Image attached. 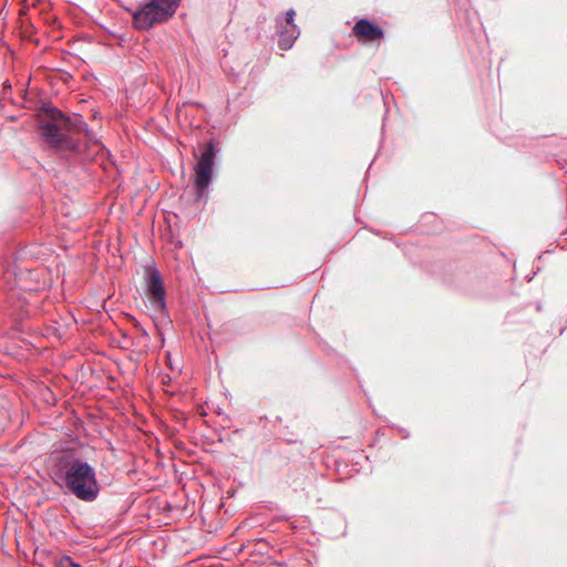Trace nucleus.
Listing matches in <instances>:
<instances>
[{
	"mask_svg": "<svg viewBox=\"0 0 567 567\" xmlns=\"http://www.w3.org/2000/svg\"><path fill=\"white\" fill-rule=\"evenodd\" d=\"M214 162L215 148L213 143L208 142L202 150L200 156L194 168V185L198 198H202L207 194V188L212 182Z\"/></svg>",
	"mask_w": 567,
	"mask_h": 567,
	"instance_id": "4",
	"label": "nucleus"
},
{
	"mask_svg": "<svg viewBox=\"0 0 567 567\" xmlns=\"http://www.w3.org/2000/svg\"><path fill=\"white\" fill-rule=\"evenodd\" d=\"M295 16H296V12L293 9H289L287 12H286V18H285V23L286 25H290V23H295L293 20H295Z\"/></svg>",
	"mask_w": 567,
	"mask_h": 567,
	"instance_id": "10",
	"label": "nucleus"
},
{
	"mask_svg": "<svg viewBox=\"0 0 567 567\" xmlns=\"http://www.w3.org/2000/svg\"><path fill=\"white\" fill-rule=\"evenodd\" d=\"M179 4V0H148L133 13V25L138 30H148L157 23L171 19Z\"/></svg>",
	"mask_w": 567,
	"mask_h": 567,
	"instance_id": "3",
	"label": "nucleus"
},
{
	"mask_svg": "<svg viewBox=\"0 0 567 567\" xmlns=\"http://www.w3.org/2000/svg\"><path fill=\"white\" fill-rule=\"evenodd\" d=\"M277 28L279 33L278 45L281 50H289L292 48L295 41L300 34L298 27L295 23H290V25L284 24V22L278 19Z\"/></svg>",
	"mask_w": 567,
	"mask_h": 567,
	"instance_id": "7",
	"label": "nucleus"
},
{
	"mask_svg": "<svg viewBox=\"0 0 567 567\" xmlns=\"http://www.w3.org/2000/svg\"><path fill=\"white\" fill-rule=\"evenodd\" d=\"M56 565L58 567H82L80 564L73 561V559L68 555L62 556L58 560Z\"/></svg>",
	"mask_w": 567,
	"mask_h": 567,
	"instance_id": "8",
	"label": "nucleus"
},
{
	"mask_svg": "<svg viewBox=\"0 0 567 567\" xmlns=\"http://www.w3.org/2000/svg\"><path fill=\"white\" fill-rule=\"evenodd\" d=\"M146 271V291L152 307L157 311H164L166 292L161 274L155 267H148Z\"/></svg>",
	"mask_w": 567,
	"mask_h": 567,
	"instance_id": "5",
	"label": "nucleus"
},
{
	"mask_svg": "<svg viewBox=\"0 0 567 567\" xmlns=\"http://www.w3.org/2000/svg\"><path fill=\"white\" fill-rule=\"evenodd\" d=\"M135 327H136V328H138V329H141L143 332H145V331L140 327L138 322H135Z\"/></svg>",
	"mask_w": 567,
	"mask_h": 567,
	"instance_id": "11",
	"label": "nucleus"
},
{
	"mask_svg": "<svg viewBox=\"0 0 567 567\" xmlns=\"http://www.w3.org/2000/svg\"><path fill=\"white\" fill-rule=\"evenodd\" d=\"M75 124V128L78 133H83L89 140H92L91 132L87 127V125L81 120L78 118Z\"/></svg>",
	"mask_w": 567,
	"mask_h": 567,
	"instance_id": "9",
	"label": "nucleus"
},
{
	"mask_svg": "<svg viewBox=\"0 0 567 567\" xmlns=\"http://www.w3.org/2000/svg\"><path fill=\"white\" fill-rule=\"evenodd\" d=\"M352 33L362 43L379 41L384 37V31L368 19H360L352 28Z\"/></svg>",
	"mask_w": 567,
	"mask_h": 567,
	"instance_id": "6",
	"label": "nucleus"
},
{
	"mask_svg": "<svg viewBox=\"0 0 567 567\" xmlns=\"http://www.w3.org/2000/svg\"><path fill=\"white\" fill-rule=\"evenodd\" d=\"M70 127V118L59 110L52 109L45 118L40 121V130L45 142L56 151L79 150V143L64 133Z\"/></svg>",
	"mask_w": 567,
	"mask_h": 567,
	"instance_id": "2",
	"label": "nucleus"
},
{
	"mask_svg": "<svg viewBox=\"0 0 567 567\" xmlns=\"http://www.w3.org/2000/svg\"><path fill=\"white\" fill-rule=\"evenodd\" d=\"M63 482L65 488L76 498L93 502L99 496L100 486L93 466L81 460H72L65 466Z\"/></svg>",
	"mask_w": 567,
	"mask_h": 567,
	"instance_id": "1",
	"label": "nucleus"
}]
</instances>
